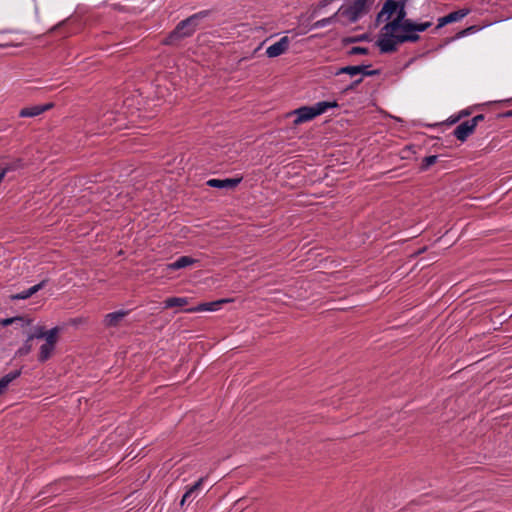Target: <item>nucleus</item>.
<instances>
[{"label": "nucleus", "instance_id": "f257e3e1", "mask_svg": "<svg viewBox=\"0 0 512 512\" xmlns=\"http://www.w3.org/2000/svg\"><path fill=\"white\" fill-rule=\"evenodd\" d=\"M211 15V10H202L181 20L175 28L161 40L164 46L180 47L184 39L192 37L198 29H204V21Z\"/></svg>", "mask_w": 512, "mask_h": 512}, {"label": "nucleus", "instance_id": "f03ea898", "mask_svg": "<svg viewBox=\"0 0 512 512\" xmlns=\"http://www.w3.org/2000/svg\"><path fill=\"white\" fill-rule=\"evenodd\" d=\"M392 25L396 32L399 34H391L390 37H381L376 41V46L379 48L381 54H391L398 50V45L408 43L410 39H415L413 35L409 34V19L403 20L402 18L395 17L391 20Z\"/></svg>", "mask_w": 512, "mask_h": 512}, {"label": "nucleus", "instance_id": "7ed1b4c3", "mask_svg": "<svg viewBox=\"0 0 512 512\" xmlns=\"http://www.w3.org/2000/svg\"><path fill=\"white\" fill-rule=\"evenodd\" d=\"M375 0H354L350 5H342L338 12L341 16L347 17L351 23L356 22L359 17L370 11Z\"/></svg>", "mask_w": 512, "mask_h": 512}, {"label": "nucleus", "instance_id": "20e7f679", "mask_svg": "<svg viewBox=\"0 0 512 512\" xmlns=\"http://www.w3.org/2000/svg\"><path fill=\"white\" fill-rule=\"evenodd\" d=\"M469 13H470V9H468V8H463V9H459L457 11L450 12L449 14L438 19V24L435 27L434 31L439 30L440 28L444 27L447 24L454 23V22H457V21L463 19Z\"/></svg>", "mask_w": 512, "mask_h": 512}, {"label": "nucleus", "instance_id": "39448f33", "mask_svg": "<svg viewBox=\"0 0 512 512\" xmlns=\"http://www.w3.org/2000/svg\"><path fill=\"white\" fill-rule=\"evenodd\" d=\"M243 180V177H237V178H226V179H209L206 182V185L212 188L217 189H234L236 188L241 181Z\"/></svg>", "mask_w": 512, "mask_h": 512}, {"label": "nucleus", "instance_id": "423d86ee", "mask_svg": "<svg viewBox=\"0 0 512 512\" xmlns=\"http://www.w3.org/2000/svg\"><path fill=\"white\" fill-rule=\"evenodd\" d=\"M289 44V38L287 36H284L279 41L269 46L266 50V54L269 58L278 57L288 50Z\"/></svg>", "mask_w": 512, "mask_h": 512}, {"label": "nucleus", "instance_id": "0eeeda50", "mask_svg": "<svg viewBox=\"0 0 512 512\" xmlns=\"http://www.w3.org/2000/svg\"><path fill=\"white\" fill-rule=\"evenodd\" d=\"M474 125L470 122V120H466L459 124L453 131V136L461 141L462 143L467 140V138L475 132Z\"/></svg>", "mask_w": 512, "mask_h": 512}, {"label": "nucleus", "instance_id": "6e6552de", "mask_svg": "<svg viewBox=\"0 0 512 512\" xmlns=\"http://www.w3.org/2000/svg\"><path fill=\"white\" fill-rule=\"evenodd\" d=\"M293 114L296 116L294 120V124L298 125L304 122H308L316 118L314 110L312 106H302L293 111Z\"/></svg>", "mask_w": 512, "mask_h": 512}, {"label": "nucleus", "instance_id": "1a4fd4ad", "mask_svg": "<svg viewBox=\"0 0 512 512\" xmlns=\"http://www.w3.org/2000/svg\"><path fill=\"white\" fill-rule=\"evenodd\" d=\"M432 26V22H421L417 23L413 21L412 19H409V34L416 37L415 39H410L408 43H416L420 40V35L418 33L426 31L428 28Z\"/></svg>", "mask_w": 512, "mask_h": 512}, {"label": "nucleus", "instance_id": "9d476101", "mask_svg": "<svg viewBox=\"0 0 512 512\" xmlns=\"http://www.w3.org/2000/svg\"><path fill=\"white\" fill-rule=\"evenodd\" d=\"M54 106L53 103H46L43 105H35L31 107L22 108L19 112L20 117H35L43 112L51 109Z\"/></svg>", "mask_w": 512, "mask_h": 512}, {"label": "nucleus", "instance_id": "9b49d317", "mask_svg": "<svg viewBox=\"0 0 512 512\" xmlns=\"http://www.w3.org/2000/svg\"><path fill=\"white\" fill-rule=\"evenodd\" d=\"M128 314V311L119 310L105 315L103 324L107 328L117 327L122 319Z\"/></svg>", "mask_w": 512, "mask_h": 512}, {"label": "nucleus", "instance_id": "f8f14e48", "mask_svg": "<svg viewBox=\"0 0 512 512\" xmlns=\"http://www.w3.org/2000/svg\"><path fill=\"white\" fill-rule=\"evenodd\" d=\"M199 262V260L191 257V256H181L176 259L174 262L167 264V270L175 271L195 263Z\"/></svg>", "mask_w": 512, "mask_h": 512}, {"label": "nucleus", "instance_id": "ddd939ff", "mask_svg": "<svg viewBox=\"0 0 512 512\" xmlns=\"http://www.w3.org/2000/svg\"><path fill=\"white\" fill-rule=\"evenodd\" d=\"M48 280L47 279H44L42 280L41 282H39L38 284L30 287L29 289L25 290V291H22L20 293H17V294H14V295H11V299L12 300H25V299H28L29 297H31L33 294H35L36 292H38L39 290H41L42 288L45 287V285L47 284Z\"/></svg>", "mask_w": 512, "mask_h": 512}, {"label": "nucleus", "instance_id": "4468645a", "mask_svg": "<svg viewBox=\"0 0 512 512\" xmlns=\"http://www.w3.org/2000/svg\"><path fill=\"white\" fill-rule=\"evenodd\" d=\"M227 299H222L218 301L213 302H206V303H200L196 307L188 308L185 310V312L193 313V312H199V311H215L221 306L223 303L228 302Z\"/></svg>", "mask_w": 512, "mask_h": 512}, {"label": "nucleus", "instance_id": "2eb2a0df", "mask_svg": "<svg viewBox=\"0 0 512 512\" xmlns=\"http://www.w3.org/2000/svg\"><path fill=\"white\" fill-rule=\"evenodd\" d=\"M55 347L56 345H53L51 343L49 344L48 342H45L43 345H41L38 354V361L40 363H45L46 361H48L52 357Z\"/></svg>", "mask_w": 512, "mask_h": 512}, {"label": "nucleus", "instance_id": "dca6fc26", "mask_svg": "<svg viewBox=\"0 0 512 512\" xmlns=\"http://www.w3.org/2000/svg\"><path fill=\"white\" fill-rule=\"evenodd\" d=\"M339 104L336 100L334 101H321L312 106L314 113L317 116L322 115L330 108H337Z\"/></svg>", "mask_w": 512, "mask_h": 512}, {"label": "nucleus", "instance_id": "f3484780", "mask_svg": "<svg viewBox=\"0 0 512 512\" xmlns=\"http://www.w3.org/2000/svg\"><path fill=\"white\" fill-rule=\"evenodd\" d=\"M164 308L183 307L188 304V298L186 297H169L165 299Z\"/></svg>", "mask_w": 512, "mask_h": 512}, {"label": "nucleus", "instance_id": "a211bd4d", "mask_svg": "<svg viewBox=\"0 0 512 512\" xmlns=\"http://www.w3.org/2000/svg\"><path fill=\"white\" fill-rule=\"evenodd\" d=\"M21 323L22 326H25V325H30L32 320L31 319H26L25 317L23 316H15V317H11V318H6V319H3L0 321V324L4 327L6 326H9L13 323Z\"/></svg>", "mask_w": 512, "mask_h": 512}, {"label": "nucleus", "instance_id": "6ab92c4d", "mask_svg": "<svg viewBox=\"0 0 512 512\" xmlns=\"http://www.w3.org/2000/svg\"><path fill=\"white\" fill-rule=\"evenodd\" d=\"M361 70L362 69L359 68V65H348V66H344V67L339 68L335 72V75L338 76L340 74H348L351 77H354V76L358 75Z\"/></svg>", "mask_w": 512, "mask_h": 512}, {"label": "nucleus", "instance_id": "aec40b11", "mask_svg": "<svg viewBox=\"0 0 512 512\" xmlns=\"http://www.w3.org/2000/svg\"><path fill=\"white\" fill-rule=\"evenodd\" d=\"M396 0H386L382 7V13L386 14L385 20H389L390 17L396 12Z\"/></svg>", "mask_w": 512, "mask_h": 512}, {"label": "nucleus", "instance_id": "412c9836", "mask_svg": "<svg viewBox=\"0 0 512 512\" xmlns=\"http://www.w3.org/2000/svg\"><path fill=\"white\" fill-rule=\"evenodd\" d=\"M61 328L58 326L53 327L52 329L46 331L45 336L43 339H45V342H48L49 344L56 345L58 342V334L60 332Z\"/></svg>", "mask_w": 512, "mask_h": 512}, {"label": "nucleus", "instance_id": "4be33fe9", "mask_svg": "<svg viewBox=\"0 0 512 512\" xmlns=\"http://www.w3.org/2000/svg\"><path fill=\"white\" fill-rule=\"evenodd\" d=\"M363 41H370V35L368 33H364V34L356 35V36L345 37L342 39L343 45H348V44L358 43V42H363Z\"/></svg>", "mask_w": 512, "mask_h": 512}, {"label": "nucleus", "instance_id": "5701e85b", "mask_svg": "<svg viewBox=\"0 0 512 512\" xmlns=\"http://www.w3.org/2000/svg\"><path fill=\"white\" fill-rule=\"evenodd\" d=\"M438 160V155H430V156H427V157H424L420 166H419V171L420 172H425L427 170H429V168L434 165Z\"/></svg>", "mask_w": 512, "mask_h": 512}, {"label": "nucleus", "instance_id": "b1692460", "mask_svg": "<svg viewBox=\"0 0 512 512\" xmlns=\"http://www.w3.org/2000/svg\"><path fill=\"white\" fill-rule=\"evenodd\" d=\"M24 167V161L21 158H17L13 160L12 162H9L5 164V166L2 168L6 171V174L12 171H17L19 169H22Z\"/></svg>", "mask_w": 512, "mask_h": 512}, {"label": "nucleus", "instance_id": "393cba45", "mask_svg": "<svg viewBox=\"0 0 512 512\" xmlns=\"http://www.w3.org/2000/svg\"><path fill=\"white\" fill-rule=\"evenodd\" d=\"M32 351V339L28 336L22 347L15 352V357H23Z\"/></svg>", "mask_w": 512, "mask_h": 512}, {"label": "nucleus", "instance_id": "a878e982", "mask_svg": "<svg viewBox=\"0 0 512 512\" xmlns=\"http://www.w3.org/2000/svg\"><path fill=\"white\" fill-rule=\"evenodd\" d=\"M369 67H371V64H368V65L361 64V65H359V68L362 69L360 71V73H359V74H361L360 77L364 78L366 76H376V75H380L381 74V70L380 69L369 70Z\"/></svg>", "mask_w": 512, "mask_h": 512}, {"label": "nucleus", "instance_id": "bb28decb", "mask_svg": "<svg viewBox=\"0 0 512 512\" xmlns=\"http://www.w3.org/2000/svg\"><path fill=\"white\" fill-rule=\"evenodd\" d=\"M405 7H406V4L403 1L397 0L396 12H395L397 18H402L403 20H408L406 18L407 13H406Z\"/></svg>", "mask_w": 512, "mask_h": 512}, {"label": "nucleus", "instance_id": "cd10ccee", "mask_svg": "<svg viewBox=\"0 0 512 512\" xmlns=\"http://www.w3.org/2000/svg\"><path fill=\"white\" fill-rule=\"evenodd\" d=\"M363 82V77H359L353 80L349 85H347L343 90L342 94H347L350 91H355L356 88Z\"/></svg>", "mask_w": 512, "mask_h": 512}, {"label": "nucleus", "instance_id": "c85d7f7f", "mask_svg": "<svg viewBox=\"0 0 512 512\" xmlns=\"http://www.w3.org/2000/svg\"><path fill=\"white\" fill-rule=\"evenodd\" d=\"M348 55H367L369 54V49L367 47L354 46L348 52Z\"/></svg>", "mask_w": 512, "mask_h": 512}, {"label": "nucleus", "instance_id": "c756f323", "mask_svg": "<svg viewBox=\"0 0 512 512\" xmlns=\"http://www.w3.org/2000/svg\"><path fill=\"white\" fill-rule=\"evenodd\" d=\"M46 331H47V330L45 329V327H44V326H37V327L35 328L34 333H31V334H29L28 336H29V337H30V339H32V340H33V339H35V338H37V339H43V338H44V336H45Z\"/></svg>", "mask_w": 512, "mask_h": 512}, {"label": "nucleus", "instance_id": "7c9ffc66", "mask_svg": "<svg viewBox=\"0 0 512 512\" xmlns=\"http://www.w3.org/2000/svg\"><path fill=\"white\" fill-rule=\"evenodd\" d=\"M383 37H390L391 34H396V30L392 25L391 21L387 22L381 29Z\"/></svg>", "mask_w": 512, "mask_h": 512}, {"label": "nucleus", "instance_id": "2f4dec72", "mask_svg": "<svg viewBox=\"0 0 512 512\" xmlns=\"http://www.w3.org/2000/svg\"><path fill=\"white\" fill-rule=\"evenodd\" d=\"M11 379L9 378V376L6 374L4 375L1 379H0V389L2 390L3 393H5L8 385L11 383Z\"/></svg>", "mask_w": 512, "mask_h": 512}, {"label": "nucleus", "instance_id": "473e14b6", "mask_svg": "<svg viewBox=\"0 0 512 512\" xmlns=\"http://www.w3.org/2000/svg\"><path fill=\"white\" fill-rule=\"evenodd\" d=\"M331 24L330 23V20L328 18H323L321 20H318L316 21L312 26H311V29H316V28H322V27H325L327 25Z\"/></svg>", "mask_w": 512, "mask_h": 512}, {"label": "nucleus", "instance_id": "72a5a7b5", "mask_svg": "<svg viewBox=\"0 0 512 512\" xmlns=\"http://www.w3.org/2000/svg\"><path fill=\"white\" fill-rule=\"evenodd\" d=\"M68 24H69V18L64 21H61L60 23H58L57 25L52 27L50 31L57 32V31L61 30L62 28H65Z\"/></svg>", "mask_w": 512, "mask_h": 512}, {"label": "nucleus", "instance_id": "f704fd0d", "mask_svg": "<svg viewBox=\"0 0 512 512\" xmlns=\"http://www.w3.org/2000/svg\"><path fill=\"white\" fill-rule=\"evenodd\" d=\"M485 119V115L484 114H478L476 116H474L472 119H470V122L474 125V127L476 128L477 125L484 121Z\"/></svg>", "mask_w": 512, "mask_h": 512}, {"label": "nucleus", "instance_id": "c9c22d12", "mask_svg": "<svg viewBox=\"0 0 512 512\" xmlns=\"http://www.w3.org/2000/svg\"><path fill=\"white\" fill-rule=\"evenodd\" d=\"M204 481V478H200L198 481H196L189 489L188 491L192 494L193 492H195L196 490H198L202 483Z\"/></svg>", "mask_w": 512, "mask_h": 512}, {"label": "nucleus", "instance_id": "e433bc0d", "mask_svg": "<svg viewBox=\"0 0 512 512\" xmlns=\"http://www.w3.org/2000/svg\"><path fill=\"white\" fill-rule=\"evenodd\" d=\"M22 374V368L18 369V370H14V371H11L9 372L7 375L9 376V378L11 379V381H14L15 379H17L18 377H20Z\"/></svg>", "mask_w": 512, "mask_h": 512}, {"label": "nucleus", "instance_id": "4c0bfd02", "mask_svg": "<svg viewBox=\"0 0 512 512\" xmlns=\"http://www.w3.org/2000/svg\"><path fill=\"white\" fill-rule=\"evenodd\" d=\"M384 16L386 17V14L382 13V9H381L380 12L376 16V26L379 25L382 21H386Z\"/></svg>", "mask_w": 512, "mask_h": 512}, {"label": "nucleus", "instance_id": "58836bf2", "mask_svg": "<svg viewBox=\"0 0 512 512\" xmlns=\"http://www.w3.org/2000/svg\"><path fill=\"white\" fill-rule=\"evenodd\" d=\"M465 36H467V33H466L465 29H463V30H460L459 32H457L456 35L453 38H451L450 40H448L447 42H450L451 40L459 39V38H462Z\"/></svg>", "mask_w": 512, "mask_h": 512}, {"label": "nucleus", "instance_id": "ea45409f", "mask_svg": "<svg viewBox=\"0 0 512 512\" xmlns=\"http://www.w3.org/2000/svg\"><path fill=\"white\" fill-rule=\"evenodd\" d=\"M479 29H480L479 26L472 25V26L465 28V31H466L467 35H469L471 33L477 32Z\"/></svg>", "mask_w": 512, "mask_h": 512}, {"label": "nucleus", "instance_id": "a19ab883", "mask_svg": "<svg viewBox=\"0 0 512 512\" xmlns=\"http://www.w3.org/2000/svg\"><path fill=\"white\" fill-rule=\"evenodd\" d=\"M470 114H471L470 109H463V110H461V111L458 113V118H461V119H462V118H465V117L470 116Z\"/></svg>", "mask_w": 512, "mask_h": 512}, {"label": "nucleus", "instance_id": "79ce46f5", "mask_svg": "<svg viewBox=\"0 0 512 512\" xmlns=\"http://www.w3.org/2000/svg\"><path fill=\"white\" fill-rule=\"evenodd\" d=\"M498 118H512V110H508L497 115Z\"/></svg>", "mask_w": 512, "mask_h": 512}, {"label": "nucleus", "instance_id": "37998d69", "mask_svg": "<svg viewBox=\"0 0 512 512\" xmlns=\"http://www.w3.org/2000/svg\"><path fill=\"white\" fill-rule=\"evenodd\" d=\"M192 494L187 490L184 495L182 496V499H181V502H180V506H183L185 504V502L190 498Z\"/></svg>", "mask_w": 512, "mask_h": 512}, {"label": "nucleus", "instance_id": "c03bdc74", "mask_svg": "<svg viewBox=\"0 0 512 512\" xmlns=\"http://www.w3.org/2000/svg\"><path fill=\"white\" fill-rule=\"evenodd\" d=\"M461 118H458V114L456 116H451L448 120L449 124H455L457 123Z\"/></svg>", "mask_w": 512, "mask_h": 512}, {"label": "nucleus", "instance_id": "a18cd8bd", "mask_svg": "<svg viewBox=\"0 0 512 512\" xmlns=\"http://www.w3.org/2000/svg\"><path fill=\"white\" fill-rule=\"evenodd\" d=\"M413 148H414V146H413V145H407V146L402 150V153H405V152H414V151H413Z\"/></svg>", "mask_w": 512, "mask_h": 512}, {"label": "nucleus", "instance_id": "49530a36", "mask_svg": "<svg viewBox=\"0 0 512 512\" xmlns=\"http://www.w3.org/2000/svg\"><path fill=\"white\" fill-rule=\"evenodd\" d=\"M338 14H340V13L337 11L334 15L327 17L330 20V23L335 21Z\"/></svg>", "mask_w": 512, "mask_h": 512}, {"label": "nucleus", "instance_id": "de8ad7c7", "mask_svg": "<svg viewBox=\"0 0 512 512\" xmlns=\"http://www.w3.org/2000/svg\"><path fill=\"white\" fill-rule=\"evenodd\" d=\"M6 175H7V174H6V171H5V170H3V169H1V170H0V182H2V180L4 179V177H5Z\"/></svg>", "mask_w": 512, "mask_h": 512}, {"label": "nucleus", "instance_id": "09e8293b", "mask_svg": "<svg viewBox=\"0 0 512 512\" xmlns=\"http://www.w3.org/2000/svg\"><path fill=\"white\" fill-rule=\"evenodd\" d=\"M402 159H407L408 158V152H405L403 153V155L401 156Z\"/></svg>", "mask_w": 512, "mask_h": 512}, {"label": "nucleus", "instance_id": "8fccbe9b", "mask_svg": "<svg viewBox=\"0 0 512 512\" xmlns=\"http://www.w3.org/2000/svg\"><path fill=\"white\" fill-rule=\"evenodd\" d=\"M9 46L8 44H0V48H4V47H7Z\"/></svg>", "mask_w": 512, "mask_h": 512}, {"label": "nucleus", "instance_id": "3c124183", "mask_svg": "<svg viewBox=\"0 0 512 512\" xmlns=\"http://www.w3.org/2000/svg\"><path fill=\"white\" fill-rule=\"evenodd\" d=\"M69 34H70V32H68V31H67V32H64V33H63V36H64V37H66V36H68Z\"/></svg>", "mask_w": 512, "mask_h": 512}, {"label": "nucleus", "instance_id": "603ef678", "mask_svg": "<svg viewBox=\"0 0 512 512\" xmlns=\"http://www.w3.org/2000/svg\"><path fill=\"white\" fill-rule=\"evenodd\" d=\"M2 394H4V393H3V392H2V390L0 389V395H2Z\"/></svg>", "mask_w": 512, "mask_h": 512}]
</instances>
